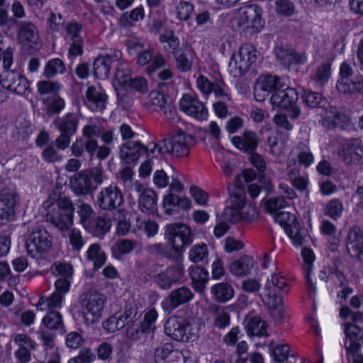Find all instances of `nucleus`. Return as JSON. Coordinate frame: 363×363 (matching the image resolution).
Here are the masks:
<instances>
[{
    "label": "nucleus",
    "instance_id": "18",
    "mask_svg": "<svg viewBox=\"0 0 363 363\" xmlns=\"http://www.w3.org/2000/svg\"><path fill=\"white\" fill-rule=\"evenodd\" d=\"M148 147L140 141L123 143L119 149V157L125 164L136 162L142 154L147 153Z\"/></svg>",
    "mask_w": 363,
    "mask_h": 363
},
{
    "label": "nucleus",
    "instance_id": "33",
    "mask_svg": "<svg viewBox=\"0 0 363 363\" xmlns=\"http://www.w3.org/2000/svg\"><path fill=\"white\" fill-rule=\"evenodd\" d=\"M176 67L180 72H186L191 70L192 59L190 57L191 50L189 47H183L173 52Z\"/></svg>",
    "mask_w": 363,
    "mask_h": 363
},
{
    "label": "nucleus",
    "instance_id": "41",
    "mask_svg": "<svg viewBox=\"0 0 363 363\" xmlns=\"http://www.w3.org/2000/svg\"><path fill=\"white\" fill-rule=\"evenodd\" d=\"M264 206L267 212L272 216L289 207L284 196H277L267 200Z\"/></svg>",
    "mask_w": 363,
    "mask_h": 363
},
{
    "label": "nucleus",
    "instance_id": "26",
    "mask_svg": "<svg viewBox=\"0 0 363 363\" xmlns=\"http://www.w3.org/2000/svg\"><path fill=\"white\" fill-rule=\"evenodd\" d=\"M194 298V293L186 286H181L171 291L166 298L164 304L166 309H174L185 304Z\"/></svg>",
    "mask_w": 363,
    "mask_h": 363
},
{
    "label": "nucleus",
    "instance_id": "32",
    "mask_svg": "<svg viewBox=\"0 0 363 363\" xmlns=\"http://www.w3.org/2000/svg\"><path fill=\"white\" fill-rule=\"evenodd\" d=\"M162 206L165 213L171 215L174 207L178 206L182 209H188L191 206V202L186 197H180L174 193L169 192L164 196Z\"/></svg>",
    "mask_w": 363,
    "mask_h": 363
},
{
    "label": "nucleus",
    "instance_id": "40",
    "mask_svg": "<svg viewBox=\"0 0 363 363\" xmlns=\"http://www.w3.org/2000/svg\"><path fill=\"white\" fill-rule=\"evenodd\" d=\"M128 50L130 54L138 53V64L140 66L146 65L152 58V50L150 49L143 50V45L140 43L133 44L129 47Z\"/></svg>",
    "mask_w": 363,
    "mask_h": 363
},
{
    "label": "nucleus",
    "instance_id": "20",
    "mask_svg": "<svg viewBox=\"0 0 363 363\" xmlns=\"http://www.w3.org/2000/svg\"><path fill=\"white\" fill-rule=\"evenodd\" d=\"M182 111L197 120L206 118L208 111L204 104L190 95L184 94L179 101Z\"/></svg>",
    "mask_w": 363,
    "mask_h": 363
},
{
    "label": "nucleus",
    "instance_id": "64",
    "mask_svg": "<svg viewBox=\"0 0 363 363\" xmlns=\"http://www.w3.org/2000/svg\"><path fill=\"white\" fill-rule=\"evenodd\" d=\"M240 215V221L251 223L257 220L259 213L255 206L249 205L243 208Z\"/></svg>",
    "mask_w": 363,
    "mask_h": 363
},
{
    "label": "nucleus",
    "instance_id": "4",
    "mask_svg": "<svg viewBox=\"0 0 363 363\" xmlns=\"http://www.w3.org/2000/svg\"><path fill=\"white\" fill-rule=\"evenodd\" d=\"M191 140L190 135L178 130L171 134L168 138L160 140L157 144H153L150 152L154 154L157 150L159 154L168 153L175 157L187 156L189 152V143Z\"/></svg>",
    "mask_w": 363,
    "mask_h": 363
},
{
    "label": "nucleus",
    "instance_id": "61",
    "mask_svg": "<svg viewBox=\"0 0 363 363\" xmlns=\"http://www.w3.org/2000/svg\"><path fill=\"white\" fill-rule=\"evenodd\" d=\"M37 87L40 94H55L60 89V86L57 82L47 80L38 82Z\"/></svg>",
    "mask_w": 363,
    "mask_h": 363
},
{
    "label": "nucleus",
    "instance_id": "15",
    "mask_svg": "<svg viewBox=\"0 0 363 363\" xmlns=\"http://www.w3.org/2000/svg\"><path fill=\"white\" fill-rule=\"evenodd\" d=\"M190 324L186 320L177 317H169L165 323V333L177 341L188 342L191 339Z\"/></svg>",
    "mask_w": 363,
    "mask_h": 363
},
{
    "label": "nucleus",
    "instance_id": "49",
    "mask_svg": "<svg viewBox=\"0 0 363 363\" xmlns=\"http://www.w3.org/2000/svg\"><path fill=\"white\" fill-rule=\"evenodd\" d=\"M290 347L286 344L277 345L271 350V354L274 359L281 363L286 361L289 357H294V354H290Z\"/></svg>",
    "mask_w": 363,
    "mask_h": 363
},
{
    "label": "nucleus",
    "instance_id": "23",
    "mask_svg": "<svg viewBox=\"0 0 363 363\" xmlns=\"http://www.w3.org/2000/svg\"><path fill=\"white\" fill-rule=\"evenodd\" d=\"M18 42L24 48L37 49L39 37L36 27L30 22H21L18 34Z\"/></svg>",
    "mask_w": 363,
    "mask_h": 363
},
{
    "label": "nucleus",
    "instance_id": "35",
    "mask_svg": "<svg viewBox=\"0 0 363 363\" xmlns=\"http://www.w3.org/2000/svg\"><path fill=\"white\" fill-rule=\"evenodd\" d=\"M138 204L140 210L149 214H155L157 211V194L152 189H148L139 196Z\"/></svg>",
    "mask_w": 363,
    "mask_h": 363
},
{
    "label": "nucleus",
    "instance_id": "8",
    "mask_svg": "<svg viewBox=\"0 0 363 363\" xmlns=\"http://www.w3.org/2000/svg\"><path fill=\"white\" fill-rule=\"evenodd\" d=\"M262 10L256 4L245 5L238 10V26L252 33L259 32L264 26Z\"/></svg>",
    "mask_w": 363,
    "mask_h": 363
},
{
    "label": "nucleus",
    "instance_id": "43",
    "mask_svg": "<svg viewBox=\"0 0 363 363\" xmlns=\"http://www.w3.org/2000/svg\"><path fill=\"white\" fill-rule=\"evenodd\" d=\"M120 254L126 255L130 253L133 250H141V244L135 240L121 239L113 245Z\"/></svg>",
    "mask_w": 363,
    "mask_h": 363
},
{
    "label": "nucleus",
    "instance_id": "5",
    "mask_svg": "<svg viewBox=\"0 0 363 363\" xmlns=\"http://www.w3.org/2000/svg\"><path fill=\"white\" fill-rule=\"evenodd\" d=\"M257 57V51L252 44L242 45L238 53L233 54L229 62L230 74L240 77L246 73Z\"/></svg>",
    "mask_w": 363,
    "mask_h": 363
},
{
    "label": "nucleus",
    "instance_id": "53",
    "mask_svg": "<svg viewBox=\"0 0 363 363\" xmlns=\"http://www.w3.org/2000/svg\"><path fill=\"white\" fill-rule=\"evenodd\" d=\"M82 25L76 21H72L67 23L65 27V31L69 41L77 42L79 40H83L80 35V33L82 31Z\"/></svg>",
    "mask_w": 363,
    "mask_h": 363
},
{
    "label": "nucleus",
    "instance_id": "30",
    "mask_svg": "<svg viewBox=\"0 0 363 363\" xmlns=\"http://www.w3.org/2000/svg\"><path fill=\"white\" fill-rule=\"evenodd\" d=\"M255 260L252 257L245 255L234 260L229 265L230 272L235 277H245L250 274L255 266Z\"/></svg>",
    "mask_w": 363,
    "mask_h": 363
},
{
    "label": "nucleus",
    "instance_id": "27",
    "mask_svg": "<svg viewBox=\"0 0 363 363\" xmlns=\"http://www.w3.org/2000/svg\"><path fill=\"white\" fill-rule=\"evenodd\" d=\"M275 54L279 62L284 66L292 65L303 64L306 62V57L299 55L293 49L280 45L276 48Z\"/></svg>",
    "mask_w": 363,
    "mask_h": 363
},
{
    "label": "nucleus",
    "instance_id": "55",
    "mask_svg": "<svg viewBox=\"0 0 363 363\" xmlns=\"http://www.w3.org/2000/svg\"><path fill=\"white\" fill-rule=\"evenodd\" d=\"M298 150H299L297 156L298 162L306 167H309L314 160L313 155L310 148L305 144H300L298 146Z\"/></svg>",
    "mask_w": 363,
    "mask_h": 363
},
{
    "label": "nucleus",
    "instance_id": "2",
    "mask_svg": "<svg viewBox=\"0 0 363 363\" xmlns=\"http://www.w3.org/2000/svg\"><path fill=\"white\" fill-rule=\"evenodd\" d=\"M288 286L287 280L284 276L274 273L270 279H267L260 297L263 303L271 310L278 312V318L281 319L284 316L283 311V300L279 296V291H284Z\"/></svg>",
    "mask_w": 363,
    "mask_h": 363
},
{
    "label": "nucleus",
    "instance_id": "37",
    "mask_svg": "<svg viewBox=\"0 0 363 363\" xmlns=\"http://www.w3.org/2000/svg\"><path fill=\"white\" fill-rule=\"evenodd\" d=\"M43 103L45 106V112L49 116L58 114L65 106L64 99L55 94L44 99Z\"/></svg>",
    "mask_w": 363,
    "mask_h": 363
},
{
    "label": "nucleus",
    "instance_id": "24",
    "mask_svg": "<svg viewBox=\"0 0 363 363\" xmlns=\"http://www.w3.org/2000/svg\"><path fill=\"white\" fill-rule=\"evenodd\" d=\"M347 250L351 257L363 262V231L354 227L348 233Z\"/></svg>",
    "mask_w": 363,
    "mask_h": 363
},
{
    "label": "nucleus",
    "instance_id": "7",
    "mask_svg": "<svg viewBox=\"0 0 363 363\" xmlns=\"http://www.w3.org/2000/svg\"><path fill=\"white\" fill-rule=\"evenodd\" d=\"M106 301V296L95 291H89L80 296V304L85 318L94 323L101 317Z\"/></svg>",
    "mask_w": 363,
    "mask_h": 363
},
{
    "label": "nucleus",
    "instance_id": "38",
    "mask_svg": "<svg viewBox=\"0 0 363 363\" xmlns=\"http://www.w3.org/2000/svg\"><path fill=\"white\" fill-rule=\"evenodd\" d=\"M247 328L250 335H267V324L259 317L251 318L247 322Z\"/></svg>",
    "mask_w": 363,
    "mask_h": 363
},
{
    "label": "nucleus",
    "instance_id": "45",
    "mask_svg": "<svg viewBox=\"0 0 363 363\" xmlns=\"http://www.w3.org/2000/svg\"><path fill=\"white\" fill-rule=\"evenodd\" d=\"M301 254H302V257L303 258V261H304V264H305L304 269L306 272V277L307 279L308 288L311 292H314L315 289L311 281L310 273H311L312 267H313V262L315 259V255H314L313 251L308 248H303Z\"/></svg>",
    "mask_w": 363,
    "mask_h": 363
},
{
    "label": "nucleus",
    "instance_id": "1",
    "mask_svg": "<svg viewBox=\"0 0 363 363\" xmlns=\"http://www.w3.org/2000/svg\"><path fill=\"white\" fill-rule=\"evenodd\" d=\"M43 207L48 209L46 220L59 230H67L72 225L74 208L68 197L60 196L55 203L46 201L43 203Z\"/></svg>",
    "mask_w": 363,
    "mask_h": 363
},
{
    "label": "nucleus",
    "instance_id": "46",
    "mask_svg": "<svg viewBox=\"0 0 363 363\" xmlns=\"http://www.w3.org/2000/svg\"><path fill=\"white\" fill-rule=\"evenodd\" d=\"M211 309L215 315L214 324L220 328L228 326L230 323V315L222 306H212Z\"/></svg>",
    "mask_w": 363,
    "mask_h": 363
},
{
    "label": "nucleus",
    "instance_id": "47",
    "mask_svg": "<svg viewBox=\"0 0 363 363\" xmlns=\"http://www.w3.org/2000/svg\"><path fill=\"white\" fill-rule=\"evenodd\" d=\"M51 270L53 274L60 276V278H65L67 279H72L73 267L69 263L55 262L52 264Z\"/></svg>",
    "mask_w": 363,
    "mask_h": 363
},
{
    "label": "nucleus",
    "instance_id": "59",
    "mask_svg": "<svg viewBox=\"0 0 363 363\" xmlns=\"http://www.w3.org/2000/svg\"><path fill=\"white\" fill-rule=\"evenodd\" d=\"M330 74V64L326 62L317 68L314 79L318 84L323 85L328 82Z\"/></svg>",
    "mask_w": 363,
    "mask_h": 363
},
{
    "label": "nucleus",
    "instance_id": "58",
    "mask_svg": "<svg viewBox=\"0 0 363 363\" xmlns=\"http://www.w3.org/2000/svg\"><path fill=\"white\" fill-rule=\"evenodd\" d=\"M118 67L116 72V78L121 85H125L130 79V70L128 64L124 61H118Z\"/></svg>",
    "mask_w": 363,
    "mask_h": 363
},
{
    "label": "nucleus",
    "instance_id": "9",
    "mask_svg": "<svg viewBox=\"0 0 363 363\" xmlns=\"http://www.w3.org/2000/svg\"><path fill=\"white\" fill-rule=\"evenodd\" d=\"M298 95L294 88L284 87L272 94L270 101L273 106L289 110L292 118H297L301 115V110L296 106Z\"/></svg>",
    "mask_w": 363,
    "mask_h": 363
},
{
    "label": "nucleus",
    "instance_id": "19",
    "mask_svg": "<svg viewBox=\"0 0 363 363\" xmlns=\"http://www.w3.org/2000/svg\"><path fill=\"white\" fill-rule=\"evenodd\" d=\"M285 86H286L285 83L278 77L272 75L260 76L257 79L255 96L257 101H262L264 100V96L262 97L260 92L274 93Z\"/></svg>",
    "mask_w": 363,
    "mask_h": 363
},
{
    "label": "nucleus",
    "instance_id": "50",
    "mask_svg": "<svg viewBox=\"0 0 363 363\" xmlns=\"http://www.w3.org/2000/svg\"><path fill=\"white\" fill-rule=\"evenodd\" d=\"M65 65L62 61L58 58L52 59L46 64L44 75L47 78L53 77L57 73H63Z\"/></svg>",
    "mask_w": 363,
    "mask_h": 363
},
{
    "label": "nucleus",
    "instance_id": "60",
    "mask_svg": "<svg viewBox=\"0 0 363 363\" xmlns=\"http://www.w3.org/2000/svg\"><path fill=\"white\" fill-rule=\"evenodd\" d=\"M343 210L342 203L337 199L330 201L325 208V214L333 219L340 216Z\"/></svg>",
    "mask_w": 363,
    "mask_h": 363
},
{
    "label": "nucleus",
    "instance_id": "39",
    "mask_svg": "<svg viewBox=\"0 0 363 363\" xmlns=\"http://www.w3.org/2000/svg\"><path fill=\"white\" fill-rule=\"evenodd\" d=\"M86 256L89 260L94 262L95 267L99 268L105 264L106 255L101 250V247L98 244H92L89 246L86 252Z\"/></svg>",
    "mask_w": 363,
    "mask_h": 363
},
{
    "label": "nucleus",
    "instance_id": "44",
    "mask_svg": "<svg viewBox=\"0 0 363 363\" xmlns=\"http://www.w3.org/2000/svg\"><path fill=\"white\" fill-rule=\"evenodd\" d=\"M274 10L278 16L290 17L295 13V6L289 0H276Z\"/></svg>",
    "mask_w": 363,
    "mask_h": 363
},
{
    "label": "nucleus",
    "instance_id": "57",
    "mask_svg": "<svg viewBox=\"0 0 363 363\" xmlns=\"http://www.w3.org/2000/svg\"><path fill=\"white\" fill-rule=\"evenodd\" d=\"M194 11L193 5L188 1H181L176 7L177 18L180 21H187Z\"/></svg>",
    "mask_w": 363,
    "mask_h": 363
},
{
    "label": "nucleus",
    "instance_id": "17",
    "mask_svg": "<svg viewBox=\"0 0 363 363\" xmlns=\"http://www.w3.org/2000/svg\"><path fill=\"white\" fill-rule=\"evenodd\" d=\"M122 53L118 50H111L104 55L99 56L94 62V75L98 78L106 79L108 77L111 64L121 60Z\"/></svg>",
    "mask_w": 363,
    "mask_h": 363
},
{
    "label": "nucleus",
    "instance_id": "52",
    "mask_svg": "<svg viewBox=\"0 0 363 363\" xmlns=\"http://www.w3.org/2000/svg\"><path fill=\"white\" fill-rule=\"evenodd\" d=\"M302 98L306 105L310 108H319L325 101L320 94L309 90L304 91Z\"/></svg>",
    "mask_w": 363,
    "mask_h": 363
},
{
    "label": "nucleus",
    "instance_id": "62",
    "mask_svg": "<svg viewBox=\"0 0 363 363\" xmlns=\"http://www.w3.org/2000/svg\"><path fill=\"white\" fill-rule=\"evenodd\" d=\"M336 109L333 107L325 108L321 113L322 119L320 124L327 129L333 128L334 118L335 117Z\"/></svg>",
    "mask_w": 363,
    "mask_h": 363
},
{
    "label": "nucleus",
    "instance_id": "22",
    "mask_svg": "<svg viewBox=\"0 0 363 363\" xmlns=\"http://www.w3.org/2000/svg\"><path fill=\"white\" fill-rule=\"evenodd\" d=\"M184 274L183 264L178 262L175 266H171L158 274L156 277V282L162 289H169L179 281Z\"/></svg>",
    "mask_w": 363,
    "mask_h": 363
},
{
    "label": "nucleus",
    "instance_id": "28",
    "mask_svg": "<svg viewBox=\"0 0 363 363\" xmlns=\"http://www.w3.org/2000/svg\"><path fill=\"white\" fill-rule=\"evenodd\" d=\"M189 274L195 291L203 294L209 279L208 272L203 267L194 265L189 268Z\"/></svg>",
    "mask_w": 363,
    "mask_h": 363
},
{
    "label": "nucleus",
    "instance_id": "11",
    "mask_svg": "<svg viewBox=\"0 0 363 363\" xmlns=\"http://www.w3.org/2000/svg\"><path fill=\"white\" fill-rule=\"evenodd\" d=\"M166 236L176 252L192 242L190 229L184 224L172 223L166 227Z\"/></svg>",
    "mask_w": 363,
    "mask_h": 363
},
{
    "label": "nucleus",
    "instance_id": "14",
    "mask_svg": "<svg viewBox=\"0 0 363 363\" xmlns=\"http://www.w3.org/2000/svg\"><path fill=\"white\" fill-rule=\"evenodd\" d=\"M18 201V195L13 189H4L0 192V225L13 220Z\"/></svg>",
    "mask_w": 363,
    "mask_h": 363
},
{
    "label": "nucleus",
    "instance_id": "21",
    "mask_svg": "<svg viewBox=\"0 0 363 363\" xmlns=\"http://www.w3.org/2000/svg\"><path fill=\"white\" fill-rule=\"evenodd\" d=\"M107 95L101 86H89L86 91L85 105L91 111L102 112L106 108Z\"/></svg>",
    "mask_w": 363,
    "mask_h": 363
},
{
    "label": "nucleus",
    "instance_id": "12",
    "mask_svg": "<svg viewBox=\"0 0 363 363\" xmlns=\"http://www.w3.org/2000/svg\"><path fill=\"white\" fill-rule=\"evenodd\" d=\"M0 84L3 88L19 95L27 96L30 93L28 81L17 72H4L0 75Z\"/></svg>",
    "mask_w": 363,
    "mask_h": 363
},
{
    "label": "nucleus",
    "instance_id": "54",
    "mask_svg": "<svg viewBox=\"0 0 363 363\" xmlns=\"http://www.w3.org/2000/svg\"><path fill=\"white\" fill-rule=\"evenodd\" d=\"M43 323L51 330L59 328L62 325V316L59 312L50 311L43 318Z\"/></svg>",
    "mask_w": 363,
    "mask_h": 363
},
{
    "label": "nucleus",
    "instance_id": "3",
    "mask_svg": "<svg viewBox=\"0 0 363 363\" xmlns=\"http://www.w3.org/2000/svg\"><path fill=\"white\" fill-rule=\"evenodd\" d=\"M106 177L99 167H93L78 172L71 177L70 186L78 196L87 195L101 184Z\"/></svg>",
    "mask_w": 363,
    "mask_h": 363
},
{
    "label": "nucleus",
    "instance_id": "56",
    "mask_svg": "<svg viewBox=\"0 0 363 363\" xmlns=\"http://www.w3.org/2000/svg\"><path fill=\"white\" fill-rule=\"evenodd\" d=\"M111 221L104 217H98L94 220V233L96 236L103 237L105 233L109 231L111 227Z\"/></svg>",
    "mask_w": 363,
    "mask_h": 363
},
{
    "label": "nucleus",
    "instance_id": "13",
    "mask_svg": "<svg viewBox=\"0 0 363 363\" xmlns=\"http://www.w3.org/2000/svg\"><path fill=\"white\" fill-rule=\"evenodd\" d=\"M50 247V238L46 230L42 228L33 230L26 241L28 254L33 258L46 252Z\"/></svg>",
    "mask_w": 363,
    "mask_h": 363
},
{
    "label": "nucleus",
    "instance_id": "63",
    "mask_svg": "<svg viewBox=\"0 0 363 363\" xmlns=\"http://www.w3.org/2000/svg\"><path fill=\"white\" fill-rule=\"evenodd\" d=\"M64 296L61 295L59 292L54 291L48 298H40L38 302L39 305L46 303V306L50 308L60 307Z\"/></svg>",
    "mask_w": 363,
    "mask_h": 363
},
{
    "label": "nucleus",
    "instance_id": "48",
    "mask_svg": "<svg viewBox=\"0 0 363 363\" xmlns=\"http://www.w3.org/2000/svg\"><path fill=\"white\" fill-rule=\"evenodd\" d=\"M157 317L158 313L155 308L149 309L145 312L144 320L140 323L143 332H146L150 334L155 331L156 328L155 322L157 319Z\"/></svg>",
    "mask_w": 363,
    "mask_h": 363
},
{
    "label": "nucleus",
    "instance_id": "51",
    "mask_svg": "<svg viewBox=\"0 0 363 363\" xmlns=\"http://www.w3.org/2000/svg\"><path fill=\"white\" fill-rule=\"evenodd\" d=\"M284 230L293 242L296 245H301L303 242L304 238L301 234L299 225L295 221L291 222L287 226H285Z\"/></svg>",
    "mask_w": 363,
    "mask_h": 363
},
{
    "label": "nucleus",
    "instance_id": "16",
    "mask_svg": "<svg viewBox=\"0 0 363 363\" xmlns=\"http://www.w3.org/2000/svg\"><path fill=\"white\" fill-rule=\"evenodd\" d=\"M337 154L346 164L363 165V147L356 141L342 144Z\"/></svg>",
    "mask_w": 363,
    "mask_h": 363
},
{
    "label": "nucleus",
    "instance_id": "6",
    "mask_svg": "<svg viewBox=\"0 0 363 363\" xmlns=\"http://www.w3.org/2000/svg\"><path fill=\"white\" fill-rule=\"evenodd\" d=\"M344 333L346 337L344 347L347 360L350 363H363V356L360 353L361 345L358 342L363 339V330L357 324L345 323Z\"/></svg>",
    "mask_w": 363,
    "mask_h": 363
},
{
    "label": "nucleus",
    "instance_id": "31",
    "mask_svg": "<svg viewBox=\"0 0 363 363\" xmlns=\"http://www.w3.org/2000/svg\"><path fill=\"white\" fill-rule=\"evenodd\" d=\"M15 342L18 345V349L16 351V357L21 362H28L30 359V350L34 348V343L26 335L21 334L18 335L14 340Z\"/></svg>",
    "mask_w": 363,
    "mask_h": 363
},
{
    "label": "nucleus",
    "instance_id": "34",
    "mask_svg": "<svg viewBox=\"0 0 363 363\" xmlns=\"http://www.w3.org/2000/svg\"><path fill=\"white\" fill-rule=\"evenodd\" d=\"M337 89L345 94H363V77H356L354 80L339 81L337 84Z\"/></svg>",
    "mask_w": 363,
    "mask_h": 363
},
{
    "label": "nucleus",
    "instance_id": "25",
    "mask_svg": "<svg viewBox=\"0 0 363 363\" xmlns=\"http://www.w3.org/2000/svg\"><path fill=\"white\" fill-rule=\"evenodd\" d=\"M231 141L238 149L247 153H252L257 149L260 140L255 132L245 130L242 135L233 137Z\"/></svg>",
    "mask_w": 363,
    "mask_h": 363
},
{
    "label": "nucleus",
    "instance_id": "42",
    "mask_svg": "<svg viewBox=\"0 0 363 363\" xmlns=\"http://www.w3.org/2000/svg\"><path fill=\"white\" fill-rule=\"evenodd\" d=\"M208 255V247L204 243L194 245L189 252V259L194 263L207 261Z\"/></svg>",
    "mask_w": 363,
    "mask_h": 363
},
{
    "label": "nucleus",
    "instance_id": "36",
    "mask_svg": "<svg viewBox=\"0 0 363 363\" xmlns=\"http://www.w3.org/2000/svg\"><path fill=\"white\" fill-rule=\"evenodd\" d=\"M211 292L218 302L225 303L234 296V289L228 282H220L211 288Z\"/></svg>",
    "mask_w": 363,
    "mask_h": 363
},
{
    "label": "nucleus",
    "instance_id": "10",
    "mask_svg": "<svg viewBox=\"0 0 363 363\" xmlns=\"http://www.w3.org/2000/svg\"><path fill=\"white\" fill-rule=\"evenodd\" d=\"M123 203V193L115 184H110L108 186L101 189L96 195V203L102 210L118 209Z\"/></svg>",
    "mask_w": 363,
    "mask_h": 363
},
{
    "label": "nucleus",
    "instance_id": "29",
    "mask_svg": "<svg viewBox=\"0 0 363 363\" xmlns=\"http://www.w3.org/2000/svg\"><path fill=\"white\" fill-rule=\"evenodd\" d=\"M79 120L76 114L69 113L63 117H57L53 121V125L62 133L73 135L77 128Z\"/></svg>",
    "mask_w": 363,
    "mask_h": 363
}]
</instances>
